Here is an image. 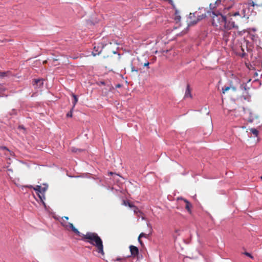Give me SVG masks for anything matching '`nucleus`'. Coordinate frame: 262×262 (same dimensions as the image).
I'll list each match as a JSON object with an SVG mask.
<instances>
[{
  "label": "nucleus",
  "instance_id": "obj_4",
  "mask_svg": "<svg viewBox=\"0 0 262 262\" xmlns=\"http://www.w3.org/2000/svg\"><path fill=\"white\" fill-rule=\"evenodd\" d=\"M224 28L226 30H231L233 28L237 29H238V26L235 24V22L232 20V18L228 20L226 18L224 24Z\"/></svg>",
  "mask_w": 262,
  "mask_h": 262
},
{
  "label": "nucleus",
  "instance_id": "obj_32",
  "mask_svg": "<svg viewBox=\"0 0 262 262\" xmlns=\"http://www.w3.org/2000/svg\"><path fill=\"white\" fill-rule=\"evenodd\" d=\"M232 15L234 16H238V15H239V12H236L234 13Z\"/></svg>",
  "mask_w": 262,
  "mask_h": 262
},
{
  "label": "nucleus",
  "instance_id": "obj_12",
  "mask_svg": "<svg viewBox=\"0 0 262 262\" xmlns=\"http://www.w3.org/2000/svg\"><path fill=\"white\" fill-rule=\"evenodd\" d=\"M72 97L74 98V100H73V101L72 102L73 103V106L72 107H73V108H74V107H75L77 102H78V99L77 96L76 95L74 94H72Z\"/></svg>",
  "mask_w": 262,
  "mask_h": 262
},
{
  "label": "nucleus",
  "instance_id": "obj_39",
  "mask_svg": "<svg viewBox=\"0 0 262 262\" xmlns=\"http://www.w3.org/2000/svg\"><path fill=\"white\" fill-rule=\"evenodd\" d=\"M138 242L140 243V244L142 245H143L142 241L141 240L140 238H139V237H138Z\"/></svg>",
  "mask_w": 262,
  "mask_h": 262
},
{
  "label": "nucleus",
  "instance_id": "obj_9",
  "mask_svg": "<svg viewBox=\"0 0 262 262\" xmlns=\"http://www.w3.org/2000/svg\"><path fill=\"white\" fill-rule=\"evenodd\" d=\"M188 97L191 98L192 95L191 94V90L190 88V85H189V84H187L186 89L185 91L184 98H188Z\"/></svg>",
  "mask_w": 262,
  "mask_h": 262
},
{
  "label": "nucleus",
  "instance_id": "obj_46",
  "mask_svg": "<svg viewBox=\"0 0 262 262\" xmlns=\"http://www.w3.org/2000/svg\"><path fill=\"white\" fill-rule=\"evenodd\" d=\"M260 179L262 180V176H261Z\"/></svg>",
  "mask_w": 262,
  "mask_h": 262
},
{
  "label": "nucleus",
  "instance_id": "obj_17",
  "mask_svg": "<svg viewBox=\"0 0 262 262\" xmlns=\"http://www.w3.org/2000/svg\"><path fill=\"white\" fill-rule=\"evenodd\" d=\"M240 88L242 90L247 91L249 89V88L247 86V84L246 83H243L240 85Z\"/></svg>",
  "mask_w": 262,
  "mask_h": 262
},
{
  "label": "nucleus",
  "instance_id": "obj_15",
  "mask_svg": "<svg viewBox=\"0 0 262 262\" xmlns=\"http://www.w3.org/2000/svg\"><path fill=\"white\" fill-rule=\"evenodd\" d=\"M28 187L29 188H33L37 193H39L40 190L41 189V186L39 185H37L35 187H33L31 185L28 186Z\"/></svg>",
  "mask_w": 262,
  "mask_h": 262
},
{
  "label": "nucleus",
  "instance_id": "obj_2",
  "mask_svg": "<svg viewBox=\"0 0 262 262\" xmlns=\"http://www.w3.org/2000/svg\"><path fill=\"white\" fill-rule=\"evenodd\" d=\"M212 24L213 26L221 28L222 26L224 27V24L226 21V17L223 15L220 12H212Z\"/></svg>",
  "mask_w": 262,
  "mask_h": 262
},
{
  "label": "nucleus",
  "instance_id": "obj_44",
  "mask_svg": "<svg viewBox=\"0 0 262 262\" xmlns=\"http://www.w3.org/2000/svg\"><path fill=\"white\" fill-rule=\"evenodd\" d=\"M101 83H102V84H105L104 82H101Z\"/></svg>",
  "mask_w": 262,
  "mask_h": 262
},
{
  "label": "nucleus",
  "instance_id": "obj_23",
  "mask_svg": "<svg viewBox=\"0 0 262 262\" xmlns=\"http://www.w3.org/2000/svg\"><path fill=\"white\" fill-rule=\"evenodd\" d=\"M64 227L68 228L69 227L71 230L74 227L73 225L71 223H68L67 225H63Z\"/></svg>",
  "mask_w": 262,
  "mask_h": 262
},
{
  "label": "nucleus",
  "instance_id": "obj_41",
  "mask_svg": "<svg viewBox=\"0 0 262 262\" xmlns=\"http://www.w3.org/2000/svg\"><path fill=\"white\" fill-rule=\"evenodd\" d=\"M251 4V5L252 6H255V4H254V3L253 2H252Z\"/></svg>",
  "mask_w": 262,
  "mask_h": 262
},
{
  "label": "nucleus",
  "instance_id": "obj_5",
  "mask_svg": "<svg viewBox=\"0 0 262 262\" xmlns=\"http://www.w3.org/2000/svg\"><path fill=\"white\" fill-rule=\"evenodd\" d=\"M33 85L35 89H40L43 86V80L42 79H34L33 81Z\"/></svg>",
  "mask_w": 262,
  "mask_h": 262
},
{
  "label": "nucleus",
  "instance_id": "obj_13",
  "mask_svg": "<svg viewBox=\"0 0 262 262\" xmlns=\"http://www.w3.org/2000/svg\"><path fill=\"white\" fill-rule=\"evenodd\" d=\"M72 231L74 232L76 235H78L83 238V234L80 233L75 227L72 229Z\"/></svg>",
  "mask_w": 262,
  "mask_h": 262
},
{
  "label": "nucleus",
  "instance_id": "obj_38",
  "mask_svg": "<svg viewBox=\"0 0 262 262\" xmlns=\"http://www.w3.org/2000/svg\"><path fill=\"white\" fill-rule=\"evenodd\" d=\"M222 0H217L215 2L216 5H218L219 3L221 2Z\"/></svg>",
  "mask_w": 262,
  "mask_h": 262
},
{
  "label": "nucleus",
  "instance_id": "obj_40",
  "mask_svg": "<svg viewBox=\"0 0 262 262\" xmlns=\"http://www.w3.org/2000/svg\"><path fill=\"white\" fill-rule=\"evenodd\" d=\"M2 148L9 151V149L6 146L2 147Z\"/></svg>",
  "mask_w": 262,
  "mask_h": 262
},
{
  "label": "nucleus",
  "instance_id": "obj_1",
  "mask_svg": "<svg viewBox=\"0 0 262 262\" xmlns=\"http://www.w3.org/2000/svg\"><path fill=\"white\" fill-rule=\"evenodd\" d=\"M83 241L88 240L87 242L94 246L96 248V251L103 255L104 252L103 251V242L101 238L95 232H88L85 235H83Z\"/></svg>",
  "mask_w": 262,
  "mask_h": 262
},
{
  "label": "nucleus",
  "instance_id": "obj_6",
  "mask_svg": "<svg viewBox=\"0 0 262 262\" xmlns=\"http://www.w3.org/2000/svg\"><path fill=\"white\" fill-rule=\"evenodd\" d=\"M103 49V47L102 45H99L98 46H94V50L92 52V54L94 56H96L97 55H99L102 52Z\"/></svg>",
  "mask_w": 262,
  "mask_h": 262
},
{
  "label": "nucleus",
  "instance_id": "obj_42",
  "mask_svg": "<svg viewBox=\"0 0 262 262\" xmlns=\"http://www.w3.org/2000/svg\"><path fill=\"white\" fill-rule=\"evenodd\" d=\"M64 218L66 220H69V217L68 216H64Z\"/></svg>",
  "mask_w": 262,
  "mask_h": 262
},
{
  "label": "nucleus",
  "instance_id": "obj_14",
  "mask_svg": "<svg viewBox=\"0 0 262 262\" xmlns=\"http://www.w3.org/2000/svg\"><path fill=\"white\" fill-rule=\"evenodd\" d=\"M136 60H138V59H134L131 63V71L132 72H138V69L137 68H136L134 65L133 62H135Z\"/></svg>",
  "mask_w": 262,
  "mask_h": 262
},
{
  "label": "nucleus",
  "instance_id": "obj_28",
  "mask_svg": "<svg viewBox=\"0 0 262 262\" xmlns=\"http://www.w3.org/2000/svg\"><path fill=\"white\" fill-rule=\"evenodd\" d=\"M245 255L250 257L251 258H253V256L250 253H248L247 252H244V253Z\"/></svg>",
  "mask_w": 262,
  "mask_h": 262
},
{
  "label": "nucleus",
  "instance_id": "obj_30",
  "mask_svg": "<svg viewBox=\"0 0 262 262\" xmlns=\"http://www.w3.org/2000/svg\"><path fill=\"white\" fill-rule=\"evenodd\" d=\"M16 110L15 109H13L12 112L10 113V115H16Z\"/></svg>",
  "mask_w": 262,
  "mask_h": 262
},
{
  "label": "nucleus",
  "instance_id": "obj_36",
  "mask_svg": "<svg viewBox=\"0 0 262 262\" xmlns=\"http://www.w3.org/2000/svg\"><path fill=\"white\" fill-rule=\"evenodd\" d=\"M180 19H181V16L180 15L176 16V20L179 21V20H180Z\"/></svg>",
  "mask_w": 262,
  "mask_h": 262
},
{
  "label": "nucleus",
  "instance_id": "obj_45",
  "mask_svg": "<svg viewBox=\"0 0 262 262\" xmlns=\"http://www.w3.org/2000/svg\"><path fill=\"white\" fill-rule=\"evenodd\" d=\"M211 5H212L211 4H210V9H211Z\"/></svg>",
  "mask_w": 262,
  "mask_h": 262
},
{
  "label": "nucleus",
  "instance_id": "obj_22",
  "mask_svg": "<svg viewBox=\"0 0 262 262\" xmlns=\"http://www.w3.org/2000/svg\"><path fill=\"white\" fill-rule=\"evenodd\" d=\"M73 110H74V108H73V107H72V108L71 109V110L70 111V112H69L67 114V117H72Z\"/></svg>",
  "mask_w": 262,
  "mask_h": 262
},
{
  "label": "nucleus",
  "instance_id": "obj_21",
  "mask_svg": "<svg viewBox=\"0 0 262 262\" xmlns=\"http://www.w3.org/2000/svg\"><path fill=\"white\" fill-rule=\"evenodd\" d=\"M123 204L125 205V206H128V207H129L130 208H132L133 207H135V206L133 204H132L131 203H130L128 201H123Z\"/></svg>",
  "mask_w": 262,
  "mask_h": 262
},
{
  "label": "nucleus",
  "instance_id": "obj_18",
  "mask_svg": "<svg viewBox=\"0 0 262 262\" xmlns=\"http://www.w3.org/2000/svg\"><path fill=\"white\" fill-rule=\"evenodd\" d=\"M250 131L254 135L255 137H257L258 136V131L256 128H251L250 129Z\"/></svg>",
  "mask_w": 262,
  "mask_h": 262
},
{
  "label": "nucleus",
  "instance_id": "obj_31",
  "mask_svg": "<svg viewBox=\"0 0 262 262\" xmlns=\"http://www.w3.org/2000/svg\"><path fill=\"white\" fill-rule=\"evenodd\" d=\"M6 90V88H5L2 85L0 84V91H5Z\"/></svg>",
  "mask_w": 262,
  "mask_h": 262
},
{
  "label": "nucleus",
  "instance_id": "obj_11",
  "mask_svg": "<svg viewBox=\"0 0 262 262\" xmlns=\"http://www.w3.org/2000/svg\"><path fill=\"white\" fill-rule=\"evenodd\" d=\"M197 17V12H195L194 13H190L189 15V18L190 19V21H192L193 20H196Z\"/></svg>",
  "mask_w": 262,
  "mask_h": 262
},
{
  "label": "nucleus",
  "instance_id": "obj_27",
  "mask_svg": "<svg viewBox=\"0 0 262 262\" xmlns=\"http://www.w3.org/2000/svg\"><path fill=\"white\" fill-rule=\"evenodd\" d=\"M7 74V72H0V77L3 78L5 76H6Z\"/></svg>",
  "mask_w": 262,
  "mask_h": 262
},
{
  "label": "nucleus",
  "instance_id": "obj_43",
  "mask_svg": "<svg viewBox=\"0 0 262 262\" xmlns=\"http://www.w3.org/2000/svg\"><path fill=\"white\" fill-rule=\"evenodd\" d=\"M116 87L120 88V87H121V85L120 84H118V85H117Z\"/></svg>",
  "mask_w": 262,
  "mask_h": 262
},
{
  "label": "nucleus",
  "instance_id": "obj_19",
  "mask_svg": "<svg viewBox=\"0 0 262 262\" xmlns=\"http://www.w3.org/2000/svg\"><path fill=\"white\" fill-rule=\"evenodd\" d=\"M47 188H48V185L46 184H44L43 187L41 186V189L40 190L39 193H45L46 191L47 190Z\"/></svg>",
  "mask_w": 262,
  "mask_h": 262
},
{
  "label": "nucleus",
  "instance_id": "obj_16",
  "mask_svg": "<svg viewBox=\"0 0 262 262\" xmlns=\"http://www.w3.org/2000/svg\"><path fill=\"white\" fill-rule=\"evenodd\" d=\"M38 194V197L39 198V199L41 200V201L42 202L43 205L45 206L46 204L45 203V202H43V200L45 199V194L44 193H37Z\"/></svg>",
  "mask_w": 262,
  "mask_h": 262
},
{
  "label": "nucleus",
  "instance_id": "obj_26",
  "mask_svg": "<svg viewBox=\"0 0 262 262\" xmlns=\"http://www.w3.org/2000/svg\"><path fill=\"white\" fill-rule=\"evenodd\" d=\"M71 150H72V151L74 152H77L78 151H83V149L76 148L75 147H72Z\"/></svg>",
  "mask_w": 262,
  "mask_h": 262
},
{
  "label": "nucleus",
  "instance_id": "obj_20",
  "mask_svg": "<svg viewBox=\"0 0 262 262\" xmlns=\"http://www.w3.org/2000/svg\"><path fill=\"white\" fill-rule=\"evenodd\" d=\"M125 259L124 258L118 257L116 259H113L114 262H124Z\"/></svg>",
  "mask_w": 262,
  "mask_h": 262
},
{
  "label": "nucleus",
  "instance_id": "obj_33",
  "mask_svg": "<svg viewBox=\"0 0 262 262\" xmlns=\"http://www.w3.org/2000/svg\"><path fill=\"white\" fill-rule=\"evenodd\" d=\"M146 236V234L144 233H141L140 235H139V238H141V237H145Z\"/></svg>",
  "mask_w": 262,
  "mask_h": 262
},
{
  "label": "nucleus",
  "instance_id": "obj_8",
  "mask_svg": "<svg viewBox=\"0 0 262 262\" xmlns=\"http://www.w3.org/2000/svg\"><path fill=\"white\" fill-rule=\"evenodd\" d=\"M244 111L245 114H248L249 115L248 121L249 122L252 123L253 121L254 118L253 116V114H252L251 111L249 109L246 110L244 108Z\"/></svg>",
  "mask_w": 262,
  "mask_h": 262
},
{
  "label": "nucleus",
  "instance_id": "obj_10",
  "mask_svg": "<svg viewBox=\"0 0 262 262\" xmlns=\"http://www.w3.org/2000/svg\"><path fill=\"white\" fill-rule=\"evenodd\" d=\"M180 199L183 200L186 203L185 208L188 211L190 212V208L192 207L190 203L187 200L181 198Z\"/></svg>",
  "mask_w": 262,
  "mask_h": 262
},
{
  "label": "nucleus",
  "instance_id": "obj_24",
  "mask_svg": "<svg viewBox=\"0 0 262 262\" xmlns=\"http://www.w3.org/2000/svg\"><path fill=\"white\" fill-rule=\"evenodd\" d=\"M64 227L68 228L69 227L71 230L74 227L73 225L71 223H68L67 225H63Z\"/></svg>",
  "mask_w": 262,
  "mask_h": 262
},
{
  "label": "nucleus",
  "instance_id": "obj_29",
  "mask_svg": "<svg viewBox=\"0 0 262 262\" xmlns=\"http://www.w3.org/2000/svg\"><path fill=\"white\" fill-rule=\"evenodd\" d=\"M132 208H134V211L135 213H137L138 212H139V209L137 207H136L135 206V207H133Z\"/></svg>",
  "mask_w": 262,
  "mask_h": 262
},
{
  "label": "nucleus",
  "instance_id": "obj_3",
  "mask_svg": "<svg viewBox=\"0 0 262 262\" xmlns=\"http://www.w3.org/2000/svg\"><path fill=\"white\" fill-rule=\"evenodd\" d=\"M206 17V15L205 14H203L200 15H198L197 14L196 20L189 21V22L188 24V27H187L186 29L185 30L183 31L182 32V33H183V34L186 33L187 30L188 29V28L189 26L195 25L199 21L202 20V19Z\"/></svg>",
  "mask_w": 262,
  "mask_h": 262
},
{
  "label": "nucleus",
  "instance_id": "obj_7",
  "mask_svg": "<svg viewBox=\"0 0 262 262\" xmlns=\"http://www.w3.org/2000/svg\"><path fill=\"white\" fill-rule=\"evenodd\" d=\"M129 249L132 256L135 257L138 255L139 250L137 247L131 245L129 246Z\"/></svg>",
  "mask_w": 262,
  "mask_h": 262
},
{
  "label": "nucleus",
  "instance_id": "obj_34",
  "mask_svg": "<svg viewBox=\"0 0 262 262\" xmlns=\"http://www.w3.org/2000/svg\"><path fill=\"white\" fill-rule=\"evenodd\" d=\"M250 96L248 95V94H247V95H246L245 96H244V99L245 100H249V99L250 98Z\"/></svg>",
  "mask_w": 262,
  "mask_h": 262
},
{
  "label": "nucleus",
  "instance_id": "obj_35",
  "mask_svg": "<svg viewBox=\"0 0 262 262\" xmlns=\"http://www.w3.org/2000/svg\"><path fill=\"white\" fill-rule=\"evenodd\" d=\"M149 62H145V63L144 64V67H147L148 68H149Z\"/></svg>",
  "mask_w": 262,
  "mask_h": 262
},
{
  "label": "nucleus",
  "instance_id": "obj_37",
  "mask_svg": "<svg viewBox=\"0 0 262 262\" xmlns=\"http://www.w3.org/2000/svg\"><path fill=\"white\" fill-rule=\"evenodd\" d=\"M230 87H231L230 89H231L233 90V91H235L236 90V89L235 87H234V86H230Z\"/></svg>",
  "mask_w": 262,
  "mask_h": 262
},
{
  "label": "nucleus",
  "instance_id": "obj_25",
  "mask_svg": "<svg viewBox=\"0 0 262 262\" xmlns=\"http://www.w3.org/2000/svg\"><path fill=\"white\" fill-rule=\"evenodd\" d=\"M231 88L230 86H224L222 88V92L223 94H225L226 92L230 90Z\"/></svg>",
  "mask_w": 262,
  "mask_h": 262
}]
</instances>
